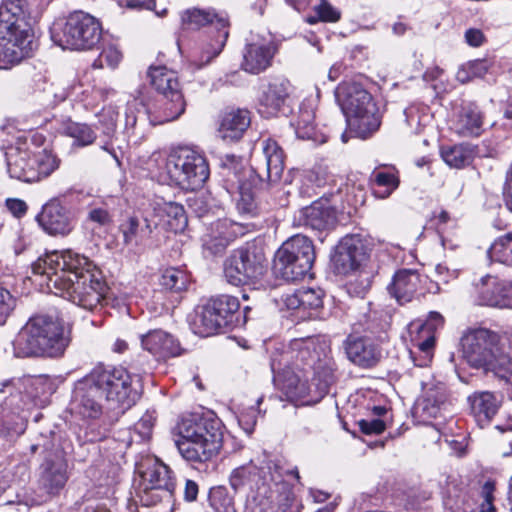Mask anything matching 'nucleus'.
Returning <instances> with one entry per match:
<instances>
[{"label":"nucleus","instance_id":"obj_1","mask_svg":"<svg viewBox=\"0 0 512 512\" xmlns=\"http://www.w3.org/2000/svg\"><path fill=\"white\" fill-rule=\"evenodd\" d=\"M140 396L139 380L126 368L98 364L74 383L70 410L82 419L96 420L106 410L123 412Z\"/></svg>","mask_w":512,"mask_h":512},{"label":"nucleus","instance_id":"obj_2","mask_svg":"<svg viewBox=\"0 0 512 512\" xmlns=\"http://www.w3.org/2000/svg\"><path fill=\"white\" fill-rule=\"evenodd\" d=\"M93 264L84 255L66 250L39 257L32 264L40 285L88 311L97 309L105 297L106 283L92 272Z\"/></svg>","mask_w":512,"mask_h":512},{"label":"nucleus","instance_id":"obj_3","mask_svg":"<svg viewBox=\"0 0 512 512\" xmlns=\"http://www.w3.org/2000/svg\"><path fill=\"white\" fill-rule=\"evenodd\" d=\"M315 355V340L311 337L293 339L288 348L271 357V369L276 387L287 399L300 405H311L312 386L306 367L311 368Z\"/></svg>","mask_w":512,"mask_h":512},{"label":"nucleus","instance_id":"obj_4","mask_svg":"<svg viewBox=\"0 0 512 512\" xmlns=\"http://www.w3.org/2000/svg\"><path fill=\"white\" fill-rule=\"evenodd\" d=\"M13 352L16 357H59L69 345L61 320L52 315L31 317L14 338Z\"/></svg>","mask_w":512,"mask_h":512},{"label":"nucleus","instance_id":"obj_5","mask_svg":"<svg viewBox=\"0 0 512 512\" xmlns=\"http://www.w3.org/2000/svg\"><path fill=\"white\" fill-rule=\"evenodd\" d=\"M349 129L359 138L365 139L377 131L381 124L378 107L371 94L362 85L345 82L335 91Z\"/></svg>","mask_w":512,"mask_h":512},{"label":"nucleus","instance_id":"obj_6","mask_svg":"<svg viewBox=\"0 0 512 512\" xmlns=\"http://www.w3.org/2000/svg\"><path fill=\"white\" fill-rule=\"evenodd\" d=\"M24 23V1L6 0L0 5V62L19 63L32 51V35Z\"/></svg>","mask_w":512,"mask_h":512},{"label":"nucleus","instance_id":"obj_7","mask_svg":"<svg viewBox=\"0 0 512 512\" xmlns=\"http://www.w3.org/2000/svg\"><path fill=\"white\" fill-rule=\"evenodd\" d=\"M24 23V1L6 0L0 5V62L19 63L32 51V35Z\"/></svg>","mask_w":512,"mask_h":512},{"label":"nucleus","instance_id":"obj_8","mask_svg":"<svg viewBox=\"0 0 512 512\" xmlns=\"http://www.w3.org/2000/svg\"><path fill=\"white\" fill-rule=\"evenodd\" d=\"M175 445L189 462L203 463L216 456L222 446V431L218 421L194 422L183 419L177 425Z\"/></svg>","mask_w":512,"mask_h":512},{"label":"nucleus","instance_id":"obj_9","mask_svg":"<svg viewBox=\"0 0 512 512\" xmlns=\"http://www.w3.org/2000/svg\"><path fill=\"white\" fill-rule=\"evenodd\" d=\"M165 176L168 180L184 190H197L203 187L210 175L206 158L196 150L181 147L172 151L164 161Z\"/></svg>","mask_w":512,"mask_h":512},{"label":"nucleus","instance_id":"obj_10","mask_svg":"<svg viewBox=\"0 0 512 512\" xmlns=\"http://www.w3.org/2000/svg\"><path fill=\"white\" fill-rule=\"evenodd\" d=\"M51 37L62 49L90 50L100 42L102 28L95 17L77 11L70 14L63 24H56Z\"/></svg>","mask_w":512,"mask_h":512},{"label":"nucleus","instance_id":"obj_11","mask_svg":"<svg viewBox=\"0 0 512 512\" xmlns=\"http://www.w3.org/2000/svg\"><path fill=\"white\" fill-rule=\"evenodd\" d=\"M315 260L312 241L304 235H294L277 250L273 270L286 281L302 279L311 270Z\"/></svg>","mask_w":512,"mask_h":512},{"label":"nucleus","instance_id":"obj_12","mask_svg":"<svg viewBox=\"0 0 512 512\" xmlns=\"http://www.w3.org/2000/svg\"><path fill=\"white\" fill-rule=\"evenodd\" d=\"M266 258L254 245L234 250L224 262V276L235 286L254 283L266 271Z\"/></svg>","mask_w":512,"mask_h":512},{"label":"nucleus","instance_id":"obj_13","mask_svg":"<svg viewBox=\"0 0 512 512\" xmlns=\"http://www.w3.org/2000/svg\"><path fill=\"white\" fill-rule=\"evenodd\" d=\"M259 464L251 460L231 472L229 483L235 492L243 488L257 491L262 488L271 489V484L282 481V467L277 462L265 456Z\"/></svg>","mask_w":512,"mask_h":512},{"label":"nucleus","instance_id":"obj_14","mask_svg":"<svg viewBox=\"0 0 512 512\" xmlns=\"http://www.w3.org/2000/svg\"><path fill=\"white\" fill-rule=\"evenodd\" d=\"M182 25L186 29H198L204 25L210 24L218 30L217 38L210 48L203 52L198 67L208 64L213 58L222 51L228 35L229 21L226 13H216L214 10L188 9L181 16Z\"/></svg>","mask_w":512,"mask_h":512},{"label":"nucleus","instance_id":"obj_15","mask_svg":"<svg viewBox=\"0 0 512 512\" xmlns=\"http://www.w3.org/2000/svg\"><path fill=\"white\" fill-rule=\"evenodd\" d=\"M462 354L474 368L487 369L502 351L498 335L480 328L471 330L461 339Z\"/></svg>","mask_w":512,"mask_h":512},{"label":"nucleus","instance_id":"obj_16","mask_svg":"<svg viewBox=\"0 0 512 512\" xmlns=\"http://www.w3.org/2000/svg\"><path fill=\"white\" fill-rule=\"evenodd\" d=\"M277 45L270 36L251 34L242 50L241 68L250 74H260L272 65Z\"/></svg>","mask_w":512,"mask_h":512},{"label":"nucleus","instance_id":"obj_17","mask_svg":"<svg viewBox=\"0 0 512 512\" xmlns=\"http://www.w3.org/2000/svg\"><path fill=\"white\" fill-rule=\"evenodd\" d=\"M227 161L223 165V176L227 183V189H237L239 198L236 200V208L241 215L253 217L258 211L257 203L252 191L251 183L244 180V172L235 164L234 156H227Z\"/></svg>","mask_w":512,"mask_h":512},{"label":"nucleus","instance_id":"obj_18","mask_svg":"<svg viewBox=\"0 0 512 512\" xmlns=\"http://www.w3.org/2000/svg\"><path fill=\"white\" fill-rule=\"evenodd\" d=\"M39 226L49 235L67 236L73 230V216L70 209L58 198L45 203L36 216Z\"/></svg>","mask_w":512,"mask_h":512},{"label":"nucleus","instance_id":"obj_19","mask_svg":"<svg viewBox=\"0 0 512 512\" xmlns=\"http://www.w3.org/2000/svg\"><path fill=\"white\" fill-rule=\"evenodd\" d=\"M368 259V248L360 235H347L337 246L333 264L341 274L357 270Z\"/></svg>","mask_w":512,"mask_h":512},{"label":"nucleus","instance_id":"obj_20","mask_svg":"<svg viewBox=\"0 0 512 512\" xmlns=\"http://www.w3.org/2000/svg\"><path fill=\"white\" fill-rule=\"evenodd\" d=\"M451 405L442 383H422V394L414 405V414L423 421L437 418Z\"/></svg>","mask_w":512,"mask_h":512},{"label":"nucleus","instance_id":"obj_21","mask_svg":"<svg viewBox=\"0 0 512 512\" xmlns=\"http://www.w3.org/2000/svg\"><path fill=\"white\" fill-rule=\"evenodd\" d=\"M450 129L460 137H478L483 131L484 114L474 102H463L450 118Z\"/></svg>","mask_w":512,"mask_h":512},{"label":"nucleus","instance_id":"obj_22","mask_svg":"<svg viewBox=\"0 0 512 512\" xmlns=\"http://www.w3.org/2000/svg\"><path fill=\"white\" fill-rule=\"evenodd\" d=\"M68 481L67 463L57 453L46 457L40 466L39 488L49 496H55Z\"/></svg>","mask_w":512,"mask_h":512},{"label":"nucleus","instance_id":"obj_23","mask_svg":"<svg viewBox=\"0 0 512 512\" xmlns=\"http://www.w3.org/2000/svg\"><path fill=\"white\" fill-rule=\"evenodd\" d=\"M443 317L438 312H430L428 319L425 323H412V328L418 331L417 348L420 352L419 358L414 356L411 352V357L414 364L418 367H427L433 358V348L435 344V337L433 331L442 326Z\"/></svg>","mask_w":512,"mask_h":512},{"label":"nucleus","instance_id":"obj_24","mask_svg":"<svg viewBox=\"0 0 512 512\" xmlns=\"http://www.w3.org/2000/svg\"><path fill=\"white\" fill-rule=\"evenodd\" d=\"M244 232L245 228L239 223L229 219L217 220L211 224L208 233L204 235L203 246L213 255L220 254L230 242Z\"/></svg>","mask_w":512,"mask_h":512},{"label":"nucleus","instance_id":"obj_25","mask_svg":"<svg viewBox=\"0 0 512 512\" xmlns=\"http://www.w3.org/2000/svg\"><path fill=\"white\" fill-rule=\"evenodd\" d=\"M479 301L483 305L512 308V282L503 283L496 277L486 275L476 284Z\"/></svg>","mask_w":512,"mask_h":512},{"label":"nucleus","instance_id":"obj_26","mask_svg":"<svg viewBox=\"0 0 512 512\" xmlns=\"http://www.w3.org/2000/svg\"><path fill=\"white\" fill-rule=\"evenodd\" d=\"M142 348L156 360H166L180 355V344L170 333L154 329L140 337Z\"/></svg>","mask_w":512,"mask_h":512},{"label":"nucleus","instance_id":"obj_27","mask_svg":"<svg viewBox=\"0 0 512 512\" xmlns=\"http://www.w3.org/2000/svg\"><path fill=\"white\" fill-rule=\"evenodd\" d=\"M288 90L289 82L284 79H275L263 87L258 96V112L265 118L277 115L289 95Z\"/></svg>","mask_w":512,"mask_h":512},{"label":"nucleus","instance_id":"obj_28","mask_svg":"<svg viewBox=\"0 0 512 512\" xmlns=\"http://www.w3.org/2000/svg\"><path fill=\"white\" fill-rule=\"evenodd\" d=\"M388 290L399 304L411 302L422 294L421 275L414 270H399L395 273Z\"/></svg>","mask_w":512,"mask_h":512},{"label":"nucleus","instance_id":"obj_29","mask_svg":"<svg viewBox=\"0 0 512 512\" xmlns=\"http://www.w3.org/2000/svg\"><path fill=\"white\" fill-rule=\"evenodd\" d=\"M335 211L323 200L314 201L295 215V221L313 230H326L334 225Z\"/></svg>","mask_w":512,"mask_h":512},{"label":"nucleus","instance_id":"obj_30","mask_svg":"<svg viewBox=\"0 0 512 512\" xmlns=\"http://www.w3.org/2000/svg\"><path fill=\"white\" fill-rule=\"evenodd\" d=\"M251 123L250 112L246 109H229L222 113L219 135L224 140L235 141L242 137Z\"/></svg>","mask_w":512,"mask_h":512},{"label":"nucleus","instance_id":"obj_31","mask_svg":"<svg viewBox=\"0 0 512 512\" xmlns=\"http://www.w3.org/2000/svg\"><path fill=\"white\" fill-rule=\"evenodd\" d=\"M221 321L222 318L219 317L216 308L208 300L205 304L195 309L191 326L195 334L208 337L225 328Z\"/></svg>","mask_w":512,"mask_h":512},{"label":"nucleus","instance_id":"obj_32","mask_svg":"<svg viewBox=\"0 0 512 512\" xmlns=\"http://www.w3.org/2000/svg\"><path fill=\"white\" fill-rule=\"evenodd\" d=\"M345 350L351 362L365 368L375 365L380 356L374 344L366 338L349 337Z\"/></svg>","mask_w":512,"mask_h":512},{"label":"nucleus","instance_id":"obj_33","mask_svg":"<svg viewBox=\"0 0 512 512\" xmlns=\"http://www.w3.org/2000/svg\"><path fill=\"white\" fill-rule=\"evenodd\" d=\"M468 400L472 414L481 428L489 424L500 407L496 395L488 391L476 392Z\"/></svg>","mask_w":512,"mask_h":512},{"label":"nucleus","instance_id":"obj_34","mask_svg":"<svg viewBox=\"0 0 512 512\" xmlns=\"http://www.w3.org/2000/svg\"><path fill=\"white\" fill-rule=\"evenodd\" d=\"M32 158L28 152L16 150L7 156V169L11 178L23 182H37V174L34 171L35 164H32Z\"/></svg>","mask_w":512,"mask_h":512},{"label":"nucleus","instance_id":"obj_35","mask_svg":"<svg viewBox=\"0 0 512 512\" xmlns=\"http://www.w3.org/2000/svg\"><path fill=\"white\" fill-rule=\"evenodd\" d=\"M323 292L321 289L301 287L285 297L288 309L316 311L323 304Z\"/></svg>","mask_w":512,"mask_h":512},{"label":"nucleus","instance_id":"obj_36","mask_svg":"<svg viewBox=\"0 0 512 512\" xmlns=\"http://www.w3.org/2000/svg\"><path fill=\"white\" fill-rule=\"evenodd\" d=\"M148 77L152 87L166 98L174 92H181L176 72L165 66H151Z\"/></svg>","mask_w":512,"mask_h":512},{"label":"nucleus","instance_id":"obj_37","mask_svg":"<svg viewBox=\"0 0 512 512\" xmlns=\"http://www.w3.org/2000/svg\"><path fill=\"white\" fill-rule=\"evenodd\" d=\"M173 492L174 490L169 488H157L148 484H140L137 497L142 506H162L163 510L161 512H169L173 504Z\"/></svg>","mask_w":512,"mask_h":512},{"label":"nucleus","instance_id":"obj_38","mask_svg":"<svg viewBox=\"0 0 512 512\" xmlns=\"http://www.w3.org/2000/svg\"><path fill=\"white\" fill-rule=\"evenodd\" d=\"M262 151L266 160L267 178L270 182L280 180L284 170V152L273 139L262 141Z\"/></svg>","mask_w":512,"mask_h":512},{"label":"nucleus","instance_id":"obj_39","mask_svg":"<svg viewBox=\"0 0 512 512\" xmlns=\"http://www.w3.org/2000/svg\"><path fill=\"white\" fill-rule=\"evenodd\" d=\"M475 147L468 143L442 146L440 155L443 161L451 168L462 169L470 165L475 157Z\"/></svg>","mask_w":512,"mask_h":512},{"label":"nucleus","instance_id":"obj_40","mask_svg":"<svg viewBox=\"0 0 512 512\" xmlns=\"http://www.w3.org/2000/svg\"><path fill=\"white\" fill-rule=\"evenodd\" d=\"M186 103L182 92H174L168 98L163 96L158 114L155 116V124H164L178 119L185 111Z\"/></svg>","mask_w":512,"mask_h":512},{"label":"nucleus","instance_id":"obj_41","mask_svg":"<svg viewBox=\"0 0 512 512\" xmlns=\"http://www.w3.org/2000/svg\"><path fill=\"white\" fill-rule=\"evenodd\" d=\"M370 183L374 197L386 199L398 188L400 180L395 172L374 170L370 175Z\"/></svg>","mask_w":512,"mask_h":512},{"label":"nucleus","instance_id":"obj_42","mask_svg":"<svg viewBox=\"0 0 512 512\" xmlns=\"http://www.w3.org/2000/svg\"><path fill=\"white\" fill-rule=\"evenodd\" d=\"M336 380L334 369L325 364L319 365L314 372V378L310 386H312V394L310 403H318L328 392L332 384Z\"/></svg>","mask_w":512,"mask_h":512},{"label":"nucleus","instance_id":"obj_43","mask_svg":"<svg viewBox=\"0 0 512 512\" xmlns=\"http://www.w3.org/2000/svg\"><path fill=\"white\" fill-rule=\"evenodd\" d=\"M142 485L151 487L175 489L171 470L163 463L155 462L146 471L142 472Z\"/></svg>","mask_w":512,"mask_h":512},{"label":"nucleus","instance_id":"obj_44","mask_svg":"<svg viewBox=\"0 0 512 512\" xmlns=\"http://www.w3.org/2000/svg\"><path fill=\"white\" fill-rule=\"evenodd\" d=\"M491 262L512 266V232L495 239L487 250Z\"/></svg>","mask_w":512,"mask_h":512},{"label":"nucleus","instance_id":"obj_45","mask_svg":"<svg viewBox=\"0 0 512 512\" xmlns=\"http://www.w3.org/2000/svg\"><path fill=\"white\" fill-rule=\"evenodd\" d=\"M491 371L497 377L504 386V389L512 399V360L503 351L499 353L496 359L486 369Z\"/></svg>","mask_w":512,"mask_h":512},{"label":"nucleus","instance_id":"obj_46","mask_svg":"<svg viewBox=\"0 0 512 512\" xmlns=\"http://www.w3.org/2000/svg\"><path fill=\"white\" fill-rule=\"evenodd\" d=\"M211 304L216 308L219 317L222 318L224 327L233 322L234 314L239 310L240 303L237 297L231 295H219L210 299Z\"/></svg>","mask_w":512,"mask_h":512},{"label":"nucleus","instance_id":"obj_47","mask_svg":"<svg viewBox=\"0 0 512 512\" xmlns=\"http://www.w3.org/2000/svg\"><path fill=\"white\" fill-rule=\"evenodd\" d=\"M64 134L74 139L73 145L85 147L96 139V133L87 124L70 122L64 127Z\"/></svg>","mask_w":512,"mask_h":512},{"label":"nucleus","instance_id":"obj_48","mask_svg":"<svg viewBox=\"0 0 512 512\" xmlns=\"http://www.w3.org/2000/svg\"><path fill=\"white\" fill-rule=\"evenodd\" d=\"M209 504L215 512H236L234 498L225 486L210 489Z\"/></svg>","mask_w":512,"mask_h":512},{"label":"nucleus","instance_id":"obj_49","mask_svg":"<svg viewBox=\"0 0 512 512\" xmlns=\"http://www.w3.org/2000/svg\"><path fill=\"white\" fill-rule=\"evenodd\" d=\"M162 210L167 216V226L173 232H181L187 226V216L184 207L176 202H165Z\"/></svg>","mask_w":512,"mask_h":512},{"label":"nucleus","instance_id":"obj_50","mask_svg":"<svg viewBox=\"0 0 512 512\" xmlns=\"http://www.w3.org/2000/svg\"><path fill=\"white\" fill-rule=\"evenodd\" d=\"M120 230L123 234L124 243L126 245L138 244L141 238L149 235L152 231L149 224L146 225V229H140L139 220L134 216L129 217L124 223H122Z\"/></svg>","mask_w":512,"mask_h":512},{"label":"nucleus","instance_id":"obj_51","mask_svg":"<svg viewBox=\"0 0 512 512\" xmlns=\"http://www.w3.org/2000/svg\"><path fill=\"white\" fill-rule=\"evenodd\" d=\"M186 274L176 268H168L163 271L160 277V285L165 289L179 292L186 288L187 285Z\"/></svg>","mask_w":512,"mask_h":512},{"label":"nucleus","instance_id":"obj_52","mask_svg":"<svg viewBox=\"0 0 512 512\" xmlns=\"http://www.w3.org/2000/svg\"><path fill=\"white\" fill-rule=\"evenodd\" d=\"M32 164H35L34 171L37 174V182L49 176L59 165L55 156L44 152L33 155Z\"/></svg>","mask_w":512,"mask_h":512},{"label":"nucleus","instance_id":"obj_53","mask_svg":"<svg viewBox=\"0 0 512 512\" xmlns=\"http://www.w3.org/2000/svg\"><path fill=\"white\" fill-rule=\"evenodd\" d=\"M277 488V503L282 512H288L295 501V495L292 488L284 481V471L282 470V481L278 484H271Z\"/></svg>","mask_w":512,"mask_h":512},{"label":"nucleus","instance_id":"obj_54","mask_svg":"<svg viewBox=\"0 0 512 512\" xmlns=\"http://www.w3.org/2000/svg\"><path fill=\"white\" fill-rule=\"evenodd\" d=\"M16 306V300L5 288L0 287V326L4 325Z\"/></svg>","mask_w":512,"mask_h":512},{"label":"nucleus","instance_id":"obj_55","mask_svg":"<svg viewBox=\"0 0 512 512\" xmlns=\"http://www.w3.org/2000/svg\"><path fill=\"white\" fill-rule=\"evenodd\" d=\"M319 19L324 22H336L340 19V12L336 10L327 0H321L315 7Z\"/></svg>","mask_w":512,"mask_h":512},{"label":"nucleus","instance_id":"obj_56","mask_svg":"<svg viewBox=\"0 0 512 512\" xmlns=\"http://www.w3.org/2000/svg\"><path fill=\"white\" fill-rule=\"evenodd\" d=\"M360 430L367 435L380 434L385 430V423L379 418L361 419L358 421Z\"/></svg>","mask_w":512,"mask_h":512},{"label":"nucleus","instance_id":"obj_57","mask_svg":"<svg viewBox=\"0 0 512 512\" xmlns=\"http://www.w3.org/2000/svg\"><path fill=\"white\" fill-rule=\"evenodd\" d=\"M122 59L121 51L115 46H109L103 49L100 54L101 63H106L110 68H115L118 66Z\"/></svg>","mask_w":512,"mask_h":512},{"label":"nucleus","instance_id":"obj_58","mask_svg":"<svg viewBox=\"0 0 512 512\" xmlns=\"http://www.w3.org/2000/svg\"><path fill=\"white\" fill-rule=\"evenodd\" d=\"M296 134L301 139L312 140L318 143L326 142V137L317 131L314 124L310 126H303L302 129H296Z\"/></svg>","mask_w":512,"mask_h":512},{"label":"nucleus","instance_id":"obj_59","mask_svg":"<svg viewBox=\"0 0 512 512\" xmlns=\"http://www.w3.org/2000/svg\"><path fill=\"white\" fill-rule=\"evenodd\" d=\"M5 204L8 211L16 218H21L27 213L28 206L24 200L8 198Z\"/></svg>","mask_w":512,"mask_h":512},{"label":"nucleus","instance_id":"obj_60","mask_svg":"<svg viewBox=\"0 0 512 512\" xmlns=\"http://www.w3.org/2000/svg\"><path fill=\"white\" fill-rule=\"evenodd\" d=\"M153 426L154 421L152 416L145 415L136 423L135 429L140 437L145 440L150 438Z\"/></svg>","mask_w":512,"mask_h":512},{"label":"nucleus","instance_id":"obj_61","mask_svg":"<svg viewBox=\"0 0 512 512\" xmlns=\"http://www.w3.org/2000/svg\"><path fill=\"white\" fill-rule=\"evenodd\" d=\"M466 43L472 47H479L485 41V35L481 29L469 28L464 33Z\"/></svg>","mask_w":512,"mask_h":512},{"label":"nucleus","instance_id":"obj_62","mask_svg":"<svg viewBox=\"0 0 512 512\" xmlns=\"http://www.w3.org/2000/svg\"><path fill=\"white\" fill-rule=\"evenodd\" d=\"M88 218L100 225H107L112 221L110 213L104 208H93L88 214Z\"/></svg>","mask_w":512,"mask_h":512},{"label":"nucleus","instance_id":"obj_63","mask_svg":"<svg viewBox=\"0 0 512 512\" xmlns=\"http://www.w3.org/2000/svg\"><path fill=\"white\" fill-rule=\"evenodd\" d=\"M469 73L474 77H483L488 71V63L486 60L477 59L467 64Z\"/></svg>","mask_w":512,"mask_h":512},{"label":"nucleus","instance_id":"obj_64","mask_svg":"<svg viewBox=\"0 0 512 512\" xmlns=\"http://www.w3.org/2000/svg\"><path fill=\"white\" fill-rule=\"evenodd\" d=\"M198 485L193 480H186L184 489V498L188 502L195 501L198 495Z\"/></svg>","mask_w":512,"mask_h":512}]
</instances>
